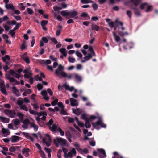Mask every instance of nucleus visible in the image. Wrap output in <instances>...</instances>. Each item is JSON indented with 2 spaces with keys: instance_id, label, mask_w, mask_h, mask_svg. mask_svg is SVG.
I'll return each mask as SVG.
<instances>
[{
  "instance_id": "nucleus-1",
  "label": "nucleus",
  "mask_w": 158,
  "mask_h": 158,
  "mask_svg": "<svg viewBox=\"0 0 158 158\" xmlns=\"http://www.w3.org/2000/svg\"><path fill=\"white\" fill-rule=\"evenodd\" d=\"M88 50L91 52V53H88L86 56L84 57V60H82L81 62L82 63L85 62L86 61L89 60L92 58L93 56L95 57L96 56L95 52L92 46H90L89 47Z\"/></svg>"
},
{
  "instance_id": "nucleus-2",
  "label": "nucleus",
  "mask_w": 158,
  "mask_h": 158,
  "mask_svg": "<svg viewBox=\"0 0 158 158\" xmlns=\"http://www.w3.org/2000/svg\"><path fill=\"white\" fill-rule=\"evenodd\" d=\"M55 144L56 147H59L60 144L62 146H64L66 144L67 140L61 137H56L53 140Z\"/></svg>"
},
{
  "instance_id": "nucleus-3",
  "label": "nucleus",
  "mask_w": 158,
  "mask_h": 158,
  "mask_svg": "<svg viewBox=\"0 0 158 158\" xmlns=\"http://www.w3.org/2000/svg\"><path fill=\"white\" fill-rule=\"evenodd\" d=\"M63 66L61 64L59 65L58 67L55 71V74L58 76H59L60 75L63 77H66L67 73L63 71Z\"/></svg>"
},
{
  "instance_id": "nucleus-4",
  "label": "nucleus",
  "mask_w": 158,
  "mask_h": 158,
  "mask_svg": "<svg viewBox=\"0 0 158 158\" xmlns=\"http://www.w3.org/2000/svg\"><path fill=\"white\" fill-rule=\"evenodd\" d=\"M92 124L94 128L98 130L100 128L98 127V126L99 125H100L102 127L104 128H106V125L102 123V120L100 118H99L98 120L96 123H93Z\"/></svg>"
},
{
  "instance_id": "nucleus-5",
  "label": "nucleus",
  "mask_w": 158,
  "mask_h": 158,
  "mask_svg": "<svg viewBox=\"0 0 158 158\" xmlns=\"http://www.w3.org/2000/svg\"><path fill=\"white\" fill-rule=\"evenodd\" d=\"M45 135L46 137L43 138L42 141L43 143L46 144L48 147H49L51 145L52 139L50 136L48 134H46Z\"/></svg>"
},
{
  "instance_id": "nucleus-6",
  "label": "nucleus",
  "mask_w": 158,
  "mask_h": 158,
  "mask_svg": "<svg viewBox=\"0 0 158 158\" xmlns=\"http://www.w3.org/2000/svg\"><path fill=\"white\" fill-rule=\"evenodd\" d=\"M76 151L75 148H73L71 150L67 153L64 155L65 158H71L73 156H76Z\"/></svg>"
},
{
  "instance_id": "nucleus-7",
  "label": "nucleus",
  "mask_w": 158,
  "mask_h": 158,
  "mask_svg": "<svg viewBox=\"0 0 158 158\" xmlns=\"http://www.w3.org/2000/svg\"><path fill=\"white\" fill-rule=\"evenodd\" d=\"M78 14V12L75 10L71 11H69L68 17H66L67 19H71L74 18L75 19H77L78 18V16L77 15Z\"/></svg>"
},
{
  "instance_id": "nucleus-8",
  "label": "nucleus",
  "mask_w": 158,
  "mask_h": 158,
  "mask_svg": "<svg viewBox=\"0 0 158 158\" xmlns=\"http://www.w3.org/2000/svg\"><path fill=\"white\" fill-rule=\"evenodd\" d=\"M130 8L134 10V14L137 16H140L141 14L139 9L136 6H133V5H131Z\"/></svg>"
},
{
  "instance_id": "nucleus-9",
  "label": "nucleus",
  "mask_w": 158,
  "mask_h": 158,
  "mask_svg": "<svg viewBox=\"0 0 158 158\" xmlns=\"http://www.w3.org/2000/svg\"><path fill=\"white\" fill-rule=\"evenodd\" d=\"M27 53L26 52L21 56V57L27 64H29L30 62V61L28 57L27 56Z\"/></svg>"
},
{
  "instance_id": "nucleus-10",
  "label": "nucleus",
  "mask_w": 158,
  "mask_h": 158,
  "mask_svg": "<svg viewBox=\"0 0 158 158\" xmlns=\"http://www.w3.org/2000/svg\"><path fill=\"white\" fill-rule=\"evenodd\" d=\"M41 94L43 96L44 98L46 101L49 99V97L47 95V91L46 90H43L41 92Z\"/></svg>"
},
{
  "instance_id": "nucleus-11",
  "label": "nucleus",
  "mask_w": 158,
  "mask_h": 158,
  "mask_svg": "<svg viewBox=\"0 0 158 158\" xmlns=\"http://www.w3.org/2000/svg\"><path fill=\"white\" fill-rule=\"evenodd\" d=\"M142 0H130V2L132 3L133 5V6H136L137 7L139 4L141 2Z\"/></svg>"
},
{
  "instance_id": "nucleus-12",
  "label": "nucleus",
  "mask_w": 158,
  "mask_h": 158,
  "mask_svg": "<svg viewBox=\"0 0 158 158\" xmlns=\"http://www.w3.org/2000/svg\"><path fill=\"white\" fill-rule=\"evenodd\" d=\"M70 105L72 106H76L78 105V103L77 100L73 98H70Z\"/></svg>"
},
{
  "instance_id": "nucleus-13",
  "label": "nucleus",
  "mask_w": 158,
  "mask_h": 158,
  "mask_svg": "<svg viewBox=\"0 0 158 158\" xmlns=\"http://www.w3.org/2000/svg\"><path fill=\"white\" fill-rule=\"evenodd\" d=\"M30 151V150L28 148H24L22 152L23 154L25 156L27 157L29 156V152Z\"/></svg>"
},
{
  "instance_id": "nucleus-14",
  "label": "nucleus",
  "mask_w": 158,
  "mask_h": 158,
  "mask_svg": "<svg viewBox=\"0 0 158 158\" xmlns=\"http://www.w3.org/2000/svg\"><path fill=\"white\" fill-rule=\"evenodd\" d=\"M73 75H74L75 80L77 82H81V81L82 77L80 75L75 73H73Z\"/></svg>"
},
{
  "instance_id": "nucleus-15",
  "label": "nucleus",
  "mask_w": 158,
  "mask_h": 158,
  "mask_svg": "<svg viewBox=\"0 0 158 158\" xmlns=\"http://www.w3.org/2000/svg\"><path fill=\"white\" fill-rule=\"evenodd\" d=\"M48 128L52 132H56V131L57 130L58 127L55 124H54L52 126L49 127Z\"/></svg>"
},
{
  "instance_id": "nucleus-16",
  "label": "nucleus",
  "mask_w": 158,
  "mask_h": 158,
  "mask_svg": "<svg viewBox=\"0 0 158 158\" xmlns=\"http://www.w3.org/2000/svg\"><path fill=\"white\" fill-rule=\"evenodd\" d=\"M62 87L64 88L66 90H68L71 92L74 90V88L73 86L70 87V86L69 85H68L66 83L63 84L62 85Z\"/></svg>"
},
{
  "instance_id": "nucleus-17",
  "label": "nucleus",
  "mask_w": 158,
  "mask_h": 158,
  "mask_svg": "<svg viewBox=\"0 0 158 158\" xmlns=\"http://www.w3.org/2000/svg\"><path fill=\"white\" fill-rule=\"evenodd\" d=\"M5 7L8 10L11 9L14 11L15 10V8L12 4H7L5 6Z\"/></svg>"
},
{
  "instance_id": "nucleus-18",
  "label": "nucleus",
  "mask_w": 158,
  "mask_h": 158,
  "mask_svg": "<svg viewBox=\"0 0 158 158\" xmlns=\"http://www.w3.org/2000/svg\"><path fill=\"white\" fill-rule=\"evenodd\" d=\"M0 119L2 122L5 123H8L10 121V119L2 116H0Z\"/></svg>"
},
{
  "instance_id": "nucleus-19",
  "label": "nucleus",
  "mask_w": 158,
  "mask_h": 158,
  "mask_svg": "<svg viewBox=\"0 0 158 158\" xmlns=\"http://www.w3.org/2000/svg\"><path fill=\"white\" fill-rule=\"evenodd\" d=\"M72 110L73 113L77 115H79L81 114V110L80 109L77 108L76 110L73 108Z\"/></svg>"
},
{
  "instance_id": "nucleus-20",
  "label": "nucleus",
  "mask_w": 158,
  "mask_h": 158,
  "mask_svg": "<svg viewBox=\"0 0 158 158\" xmlns=\"http://www.w3.org/2000/svg\"><path fill=\"white\" fill-rule=\"evenodd\" d=\"M20 137L19 136L14 135L11 137V141L12 142H16L18 141Z\"/></svg>"
},
{
  "instance_id": "nucleus-21",
  "label": "nucleus",
  "mask_w": 158,
  "mask_h": 158,
  "mask_svg": "<svg viewBox=\"0 0 158 158\" xmlns=\"http://www.w3.org/2000/svg\"><path fill=\"white\" fill-rule=\"evenodd\" d=\"M91 27L92 30L98 31L99 29V27L95 24H93L91 25Z\"/></svg>"
},
{
  "instance_id": "nucleus-22",
  "label": "nucleus",
  "mask_w": 158,
  "mask_h": 158,
  "mask_svg": "<svg viewBox=\"0 0 158 158\" xmlns=\"http://www.w3.org/2000/svg\"><path fill=\"white\" fill-rule=\"evenodd\" d=\"M9 151L11 152H14L16 150H19V146H11L9 148Z\"/></svg>"
},
{
  "instance_id": "nucleus-23",
  "label": "nucleus",
  "mask_w": 158,
  "mask_h": 158,
  "mask_svg": "<svg viewBox=\"0 0 158 158\" xmlns=\"http://www.w3.org/2000/svg\"><path fill=\"white\" fill-rule=\"evenodd\" d=\"M9 115H10V117L13 118L15 117L16 113L14 110H11Z\"/></svg>"
},
{
  "instance_id": "nucleus-24",
  "label": "nucleus",
  "mask_w": 158,
  "mask_h": 158,
  "mask_svg": "<svg viewBox=\"0 0 158 158\" xmlns=\"http://www.w3.org/2000/svg\"><path fill=\"white\" fill-rule=\"evenodd\" d=\"M61 15L64 17H68L69 11L68 10L62 11L60 12Z\"/></svg>"
},
{
  "instance_id": "nucleus-25",
  "label": "nucleus",
  "mask_w": 158,
  "mask_h": 158,
  "mask_svg": "<svg viewBox=\"0 0 158 158\" xmlns=\"http://www.w3.org/2000/svg\"><path fill=\"white\" fill-rule=\"evenodd\" d=\"M66 51L65 49L64 48H61L60 49V52H61V54L65 57H66L67 55Z\"/></svg>"
},
{
  "instance_id": "nucleus-26",
  "label": "nucleus",
  "mask_w": 158,
  "mask_h": 158,
  "mask_svg": "<svg viewBox=\"0 0 158 158\" xmlns=\"http://www.w3.org/2000/svg\"><path fill=\"white\" fill-rule=\"evenodd\" d=\"M12 121H13L14 125L16 126L19 125L20 123V120L18 119H13Z\"/></svg>"
},
{
  "instance_id": "nucleus-27",
  "label": "nucleus",
  "mask_w": 158,
  "mask_h": 158,
  "mask_svg": "<svg viewBox=\"0 0 158 158\" xmlns=\"http://www.w3.org/2000/svg\"><path fill=\"white\" fill-rule=\"evenodd\" d=\"M97 150L99 152L101 153L103 155L104 157H106V156L105 150L104 149H98Z\"/></svg>"
},
{
  "instance_id": "nucleus-28",
  "label": "nucleus",
  "mask_w": 158,
  "mask_h": 158,
  "mask_svg": "<svg viewBox=\"0 0 158 158\" xmlns=\"http://www.w3.org/2000/svg\"><path fill=\"white\" fill-rule=\"evenodd\" d=\"M81 16L82 17L87 18L88 19H85V20H86L90 19V17L89 16L88 14L85 12L82 13L81 15Z\"/></svg>"
},
{
  "instance_id": "nucleus-29",
  "label": "nucleus",
  "mask_w": 158,
  "mask_h": 158,
  "mask_svg": "<svg viewBox=\"0 0 158 158\" xmlns=\"http://www.w3.org/2000/svg\"><path fill=\"white\" fill-rule=\"evenodd\" d=\"M17 115L21 121L23 120L24 115L21 112H19L17 113Z\"/></svg>"
},
{
  "instance_id": "nucleus-30",
  "label": "nucleus",
  "mask_w": 158,
  "mask_h": 158,
  "mask_svg": "<svg viewBox=\"0 0 158 158\" xmlns=\"http://www.w3.org/2000/svg\"><path fill=\"white\" fill-rule=\"evenodd\" d=\"M53 121L52 119H51L46 123V125L49 127L51 126L53 124Z\"/></svg>"
},
{
  "instance_id": "nucleus-31",
  "label": "nucleus",
  "mask_w": 158,
  "mask_h": 158,
  "mask_svg": "<svg viewBox=\"0 0 158 158\" xmlns=\"http://www.w3.org/2000/svg\"><path fill=\"white\" fill-rule=\"evenodd\" d=\"M37 115L39 117H40L42 115L43 116L44 115L47 116V113L45 111H41L40 112H37Z\"/></svg>"
},
{
  "instance_id": "nucleus-32",
  "label": "nucleus",
  "mask_w": 158,
  "mask_h": 158,
  "mask_svg": "<svg viewBox=\"0 0 158 158\" xmlns=\"http://www.w3.org/2000/svg\"><path fill=\"white\" fill-rule=\"evenodd\" d=\"M2 84H1L0 85L1 91V92L5 95H7V93L6 91L5 87L2 88Z\"/></svg>"
},
{
  "instance_id": "nucleus-33",
  "label": "nucleus",
  "mask_w": 158,
  "mask_h": 158,
  "mask_svg": "<svg viewBox=\"0 0 158 158\" xmlns=\"http://www.w3.org/2000/svg\"><path fill=\"white\" fill-rule=\"evenodd\" d=\"M113 35L115 38V41L116 42H119L120 40V37L119 36L117 35L114 32H113Z\"/></svg>"
},
{
  "instance_id": "nucleus-34",
  "label": "nucleus",
  "mask_w": 158,
  "mask_h": 158,
  "mask_svg": "<svg viewBox=\"0 0 158 158\" xmlns=\"http://www.w3.org/2000/svg\"><path fill=\"white\" fill-rule=\"evenodd\" d=\"M6 23L8 25H15L17 23V22L15 20H13L11 21H8Z\"/></svg>"
},
{
  "instance_id": "nucleus-35",
  "label": "nucleus",
  "mask_w": 158,
  "mask_h": 158,
  "mask_svg": "<svg viewBox=\"0 0 158 158\" xmlns=\"http://www.w3.org/2000/svg\"><path fill=\"white\" fill-rule=\"evenodd\" d=\"M81 3L83 4L89 3L93 2V1L91 0H81Z\"/></svg>"
},
{
  "instance_id": "nucleus-36",
  "label": "nucleus",
  "mask_w": 158,
  "mask_h": 158,
  "mask_svg": "<svg viewBox=\"0 0 158 158\" xmlns=\"http://www.w3.org/2000/svg\"><path fill=\"white\" fill-rule=\"evenodd\" d=\"M89 119L86 120L85 123V126L86 128H90L91 127V125L90 124Z\"/></svg>"
},
{
  "instance_id": "nucleus-37",
  "label": "nucleus",
  "mask_w": 158,
  "mask_h": 158,
  "mask_svg": "<svg viewBox=\"0 0 158 158\" xmlns=\"http://www.w3.org/2000/svg\"><path fill=\"white\" fill-rule=\"evenodd\" d=\"M119 34L122 37H123L125 35H128V33L127 32H123L122 31H119Z\"/></svg>"
},
{
  "instance_id": "nucleus-38",
  "label": "nucleus",
  "mask_w": 158,
  "mask_h": 158,
  "mask_svg": "<svg viewBox=\"0 0 158 158\" xmlns=\"http://www.w3.org/2000/svg\"><path fill=\"white\" fill-rule=\"evenodd\" d=\"M153 8L152 6L148 5L147 6V9L145 10L146 12H150L152 10Z\"/></svg>"
},
{
  "instance_id": "nucleus-39",
  "label": "nucleus",
  "mask_w": 158,
  "mask_h": 158,
  "mask_svg": "<svg viewBox=\"0 0 158 158\" xmlns=\"http://www.w3.org/2000/svg\"><path fill=\"white\" fill-rule=\"evenodd\" d=\"M2 59L4 62H5L6 60H9L10 59V56L8 55H6L4 57H2Z\"/></svg>"
},
{
  "instance_id": "nucleus-40",
  "label": "nucleus",
  "mask_w": 158,
  "mask_h": 158,
  "mask_svg": "<svg viewBox=\"0 0 158 158\" xmlns=\"http://www.w3.org/2000/svg\"><path fill=\"white\" fill-rule=\"evenodd\" d=\"M20 108L26 111H27L28 110L27 108L25 105H23L20 106Z\"/></svg>"
},
{
  "instance_id": "nucleus-41",
  "label": "nucleus",
  "mask_w": 158,
  "mask_h": 158,
  "mask_svg": "<svg viewBox=\"0 0 158 158\" xmlns=\"http://www.w3.org/2000/svg\"><path fill=\"white\" fill-rule=\"evenodd\" d=\"M81 118L83 120H85V121L87 120H89V119L87 118V115L85 114H83L81 116Z\"/></svg>"
},
{
  "instance_id": "nucleus-42",
  "label": "nucleus",
  "mask_w": 158,
  "mask_h": 158,
  "mask_svg": "<svg viewBox=\"0 0 158 158\" xmlns=\"http://www.w3.org/2000/svg\"><path fill=\"white\" fill-rule=\"evenodd\" d=\"M19 6L20 10H25V7L23 6V3H20L19 4Z\"/></svg>"
},
{
  "instance_id": "nucleus-43",
  "label": "nucleus",
  "mask_w": 158,
  "mask_h": 158,
  "mask_svg": "<svg viewBox=\"0 0 158 158\" xmlns=\"http://www.w3.org/2000/svg\"><path fill=\"white\" fill-rule=\"evenodd\" d=\"M148 5V4L146 3H144L141 4L140 6V8L141 10H143L145 8V7Z\"/></svg>"
},
{
  "instance_id": "nucleus-44",
  "label": "nucleus",
  "mask_w": 158,
  "mask_h": 158,
  "mask_svg": "<svg viewBox=\"0 0 158 158\" xmlns=\"http://www.w3.org/2000/svg\"><path fill=\"white\" fill-rule=\"evenodd\" d=\"M68 59L70 63H73L75 61V59L73 58L69 57Z\"/></svg>"
},
{
  "instance_id": "nucleus-45",
  "label": "nucleus",
  "mask_w": 158,
  "mask_h": 158,
  "mask_svg": "<svg viewBox=\"0 0 158 158\" xmlns=\"http://www.w3.org/2000/svg\"><path fill=\"white\" fill-rule=\"evenodd\" d=\"M55 17H56V19L59 21H62V18L59 15H54Z\"/></svg>"
},
{
  "instance_id": "nucleus-46",
  "label": "nucleus",
  "mask_w": 158,
  "mask_h": 158,
  "mask_svg": "<svg viewBox=\"0 0 158 158\" xmlns=\"http://www.w3.org/2000/svg\"><path fill=\"white\" fill-rule=\"evenodd\" d=\"M58 102V99L57 98L55 99L54 100L51 102V104L52 106H55L56 105Z\"/></svg>"
},
{
  "instance_id": "nucleus-47",
  "label": "nucleus",
  "mask_w": 158,
  "mask_h": 158,
  "mask_svg": "<svg viewBox=\"0 0 158 158\" xmlns=\"http://www.w3.org/2000/svg\"><path fill=\"white\" fill-rule=\"evenodd\" d=\"M48 21L47 20H42L41 23V25L42 27L43 26H45L47 24Z\"/></svg>"
},
{
  "instance_id": "nucleus-48",
  "label": "nucleus",
  "mask_w": 158,
  "mask_h": 158,
  "mask_svg": "<svg viewBox=\"0 0 158 158\" xmlns=\"http://www.w3.org/2000/svg\"><path fill=\"white\" fill-rule=\"evenodd\" d=\"M27 10L28 14L30 15H32L34 12L33 10L31 9L30 8H27Z\"/></svg>"
},
{
  "instance_id": "nucleus-49",
  "label": "nucleus",
  "mask_w": 158,
  "mask_h": 158,
  "mask_svg": "<svg viewBox=\"0 0 158 158\" xmlns=\"http://www.w3.org/2000/svg\"><path fill=\"white\" fill-rule=\"evenodd\" d=\"M64 108H62L60 112V113L63 115H68L67 112L64 110Z\"/></svg>"
},
{
  "instance_id": "nucleus-50",
  "label": "nucleus",
  "mask_w": 158,
  "mask_h": 158,
  "mask_svg": "<svg viewBox=\"0 0 158 158\" xmlns=\"http://www.w3.org/2000/svg\"><path fill=\"white\" fill-rule=\"evenodd\" d=\"M29 112L31 114L35 115H37V111H35L33 110H31V108H30L29 110Z\"/></svg>"
},
{
  "instance_id": "nucleus-51",
  "label": "nucleus",
  "mask_w": 158,
  "mask_h": 158,
  "mask_svg": "<svg viewBox=\"0 0 158 158\" xmlns=\"http://www.w3.org/2000/svg\"><path fill=\"white\" fill-rule=\"evenodd\" d=\"M57 131L60 133L61 136H63L64 135V132L60 127H58Z\"/></svg>"
},
{
  "instance_id": "nucleus-52",
  "label": "nucleus",
  "mask_w": 158,
  "mask_h": 158,
  "mask_svg": "<svg viewBox=\"0 0 158 158\" xmlns=\"http://www.w3.org/2000/svg\"><path fill=\"white\" fill-rule=\"evenodd\" d=\"M37 88L39 90H40L43 88V86L42 84L38 83L37 85Z\"/></svg>"
},
{
  "instance_id": "nucleus-53",
  "label": "nucleus",
  "mask_w": 158,
  "mask_h": 158,
  "mask_svg": "<svg viewBox=\"0 0 158 158\" xmlns=\"http://www.w3.org/2000/svg\"><path fill=\"white\" fill-rule=\"evenodd\" d=\"M25 41H24L21 45V48L22 50H23L24 49L26 48V47L25 45Z\"/></svg>"
},
{
  "instance_id": "nucleus-54",
  "label": "nucleus",
  "mask_w": 158,
  "mask_h": 158,
  "mask_svg": "<svg viewBox=\"0 0 158 158\" xmlns=\"http://www.w3.org/2000/svg\"><path fill=\"white\" fill-rule=\"evenodd\" d=\"M57 104L58 106L61 108V109L64 108L65 106L63 105L62 103L61 102H58Z\"/></svg>"
},
{
  "instance_id": "nucleus-55",
  "label": "nucleus",
  "mask_w": 158,
  "mask_h": 158,
  "mask_svg": "<svg viewBox=\"0 0 158 158\" xmlns=\"http://www.w3.org/2000/svg\"><path fill=\"white\" fill-rule=\"evenodd\" d=\"M35 78L36 81H42V79L39 75H37L35 76Z\"/></svg>"
},
{
  "instance_id": "nucleus-56",
  "label": "nucleus",
  "mask_w": 158,
  "mask_h": 158,
  "mask_svg": "<svg viewBox=\"0 0 158 158\" xmlns=\"http://www.w3.org/2000/svg\"><path fill=\"white\" fill-rule=\"evenodd\" d=\"M31 105L33 106V108L35 110H37L39 108V106L37 103L33 104L31 103Z\"/></svg>"
},
{
  "instance_id": "nucleus-57",
  "label": "nucleus",
  "mask_w": 158,
  "mask_h": 158,
  "mask_svg": "<svg viewBox=\"0 0 158 158\" xmlns=\"http://www.w3.org/2000/svg\"><path fill=\"white\" fill-rule=\"evenodd\" d=\"M76 53L77 56L78 57H80L81 58H82V55L78 51H77L76 52Z\"/></svg>"
},
{
  "instance_id": "nucleus-58",
  "label": "nucleus",
  "mask_w": 158,
  "mask_h": 158,
  "mask_svg": "<svg viewBox=\"0 0 158 158\" xmlns=\"http://www.w3.org/2000/svg\"><path fill=\"white\" fill-rule=\"evenodd\" d=\"M51 40L55 44L57 43L58 42L56 39L54 37H52L50 38Z\"/></svg>"
},
{
  "instance_id": "nucleus-59",
  "label": "nucleus",
  "mask_w": 158,
  "mask_h": 158,
  "mask_svg": "<svg viewBox=\"0 0 158 158\" xmlns=\"http://www.w3.org/2000/svg\"><path fill=\"white\" fill-rule=\"evenodd\" d=\"M43 42L45 43H47L48 42V40L47 38L45 37H43L41 39V40Z\"/></svg>"
},
{
  "instance_id": "nucleus-60",
  "label": "nucleus",
  "mask_w": 158,
  "mask_h": 158,
  "mask_svg": "<svg viewBox=\"0 0 158 158\" xmlns=\"http://www.w3.org/2000/svg\"><path fill=\"white\" fill-rule=\"evenodd\" d=\"M92 7L94 10L95 11L98 9V5L96 3L93 4L92 5Z\"/></svg>"
},
{
  "instance_id": "nucleus-61",
  "label": "nucleus",
  "mask_w": 158,
  "mask_h": 158,
  "mask_svg": "<svg viewBox=\"0 0 158 158\" xmlns=\"http://www.w3.org/2000/svg\"><path fill=\"white\" fill-rule=\"evenodd\" d=\"M108 25L110 27L112 28L114 26V23L113 21H111L110 23H108Z\"/></svg>"
},
{
  "instance_id": "nucleus-62",
  "label": "nucleus",
  "mask_w": 158,
  "mask_h": 158,
  "mask_svg": "<svg viewBox=\"0 0 158 158\" xmlns=\"http://www.w3.org/2000/svg\"><path fill=\"white\" fill-rule=\"evenodd\" d=\"M40 152V156L41 157H42V158H46L45 154L43 151L42 150H41V151Z\"/></svg>"
},
{
  "instance_id": "nucleus-63",
  "label": "nucleus",
  "mask_w": 158,
  "mask_h": 158,
  "mask_svg": "<svg viewBox=\"0 0 158 158\" xmlns=\"http://www.w3.org/2000/svg\"><path fill=\"white\" fill-rule=\"evenodd\" d=\"M50 58L53 61H56L57 60L56 58L54 57L53 55H51L49 56Z\"/></svg>"
},
{
  "instance_id": "nucleus-64",
  "label": "nucleus",
  "mask_w": 158,
  "mask_h": 158,
  "mask_svg": "<svg viewBox=\"0 0 158 158\" xmlns=\"http://www.w3.org/2000/svg\"><path fill=\"white\" fill-rule=\"evenodd\" d=\"M30 121L29 119H26L23 121V123L24 124H27L28 125L30 123Z\"/></svg>"
}]
</instances>
